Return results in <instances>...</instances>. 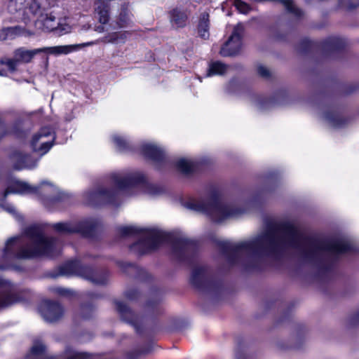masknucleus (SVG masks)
I'll return each mask as SVG.
<instances>
[{
  "label": "nucleus",
  "instance_id": "obj_1",
  "mask_svg": "<svg viewBox=\"0 0 359 359\" xmlns=\"http://www.w3.org/2000/svg\"><path fill=\"white\" fill-rule=\"evenodd\" d=\"M235 254L247 253L252 259L271 255L285 249L296 250L301 257L314 262L329 255H339L352 250L346 239L320 241L305 236L292 221H283L270 226L255 238L235 245L226 243Z\"/></svg>",
  "mask_w": 359,
  "mask_h": 359
},
{
  "label": "nucleus",
  "instance_id": "obj_2",
  "mask_svg": "<svg viewBox=\"0 0 359 359\" xmlns=\"http://www.w3.org/2000/svg\"><path fill=\"white\" fill-rule=\"evenodd\" d=\"M15 245L19 248L16 257L20 259H30L43 255L54 257L59 252L55 241L46 237L43 229L39 225L27 227L21 237L9 238L6 244L5 255H7Z\"/></svg>",
  "mask_w": 359,
  "mask_h": 359
},
{
  "label": "nucleus",
  "instance_id": "obj_3",
  "mask_svg": "<svg viewBox=\"0 0 359 359\" xmlns=\"http://www.w3.org/2000/svg\"><path fill=\"white\" fill-rule=\"evenodd\" d=\"M111 182L115 187L114 190L109 191L105 188H98L94 191H86L83 194L85 203L91 205L113 203L120 191L140 183L142 184V187L146 189V192L151 194L149 190L151 184L146 182L145 177L140 172L114 173L111 175Z\"/></svg>",
  "mask_w": 359,
  "mask_h": 359
},
{
  "label": "nucleus",
  "instance_id": "obj_4",
  "mask_svg": "<svg viewBox=\"0 0 359 359\" xmlns=\"http://www.w3.org/2000/svg\"><path fill=\"white\" fill-rule=\"evenodd\" d=\"M95 42H87L74 45L56 46L51 47H43L33 50H27L25 48L16 49L13 53V58L6 60H2L1 63L8 67L11 72L16 70L20 62H29L36 54L44 53L48 55L59 56L61 55H67L76 51L81 48L93 46Z\"/></svg>",
  "mask_w": 359,
  "mask_h": 359
},
{
  "label": "nucleus",
  "instance_id": "obj_5",
  "mask_svg": "<svg viewBox=\"0 0 359 359\" xmlns=\"http://www.w3.org/2000/svg\"><path fill=\"white\" fill-rule=\"evenodd\" d=\"M123 236L139 234L141 240L132 245V250L139 254H145L154 249L166 238L165 232L157 229H143L136 226H122L119 229Z\"/></svg>",
  "mask_w": 359,
  "mask_h": 359
},
{
  "label": "nucleus",
  "instance_id": "obj_6",
  "mask_svg": "<svg viewBox=\"0 0 359 359\" xmlns=\"http://www.w3.org/2000/svg\"><path fill=\"white\" fill-rule=\"evenodd\" d=\"M31 193L41 194L42 201L45 205H48L50 203L60 201L65 196L58 187L46 181L42 182L37 187H32L25 182L13 180L5 191L4 197L10 194H25Z\"/></svg>",
  "mask_w": 359,
  "mask_h": 359
},
{
  "label": "nucleus",
  "instance_id": "obj_7",
  "mask_svg": "<svg viewBox=\"0 0 359 359\" xmlns=\"http://www.w3.org/2000/svg\"><path fill=\"white\" fill-rule=\"evenodd\" d=\"M189 207L210 215L216 222H222L242 212L241 210L233 208L231 205L223 203L217 196L193 201L190 203Z\"/></svg>",
  "mask_w": 359,
  "mask_h": 359
},
{
  "label": "nucleus",
  "instance_id": "obj_8",
  "mask_svg": "<svg viewBox=\"0 0 359 359\" xmlns=\"http://www.w3.org/2000/svg\"><path fill=\"white\" fill-rule=\"evenodd\" d=\"M62 273L64 275L76 274L95 284H104L107 278L100 276L88 266H81L77 262H72L62 267Z\"/></svg>",
  "mask_w": 359,
  "mask_h": 359
},
{
  "label": "nucleus",
  "instance_id": "obj_9",
  "mask_svg": "<svg viewBox=\"0 0 359 359\" xmlns=\"http://www.w3.org/2000/svg\"><path fill=\"white\" fill-rule=\"evenodd\" d=\"M35 26L45 32L55 31L60 34H64L71 31V27L67 23L57 22L56 16L52 13H41L35 22Z\"/></svg>",
  "mask_w": 359,
  "mask_h": 359
},
{
  "label": "nucleus",
  "instance_id": "obj_10",
  "mask_svg": "<svg viewBox=\"0 0 359 359\" xmlns=\"http://www.w3.org/2000/svg\"><path fill=\"white\" fill-rule=\"evenodd\" d=\"M54 140L55 136L52 129L49 127H44L33 135L31 140V147L34 151L43 155L50 149Z\"/></svg>",
  "mask_w": 359,
  "mask_h": 359
},
{
  "label": "nucleus",
  "instance_id": "obj_11",
  "mask_svg": "<svg viewBox=\"0 0 359 359\" xmlns=\"http://www.w3.org/2000/svg\"><path fill=\"white\" fill-rule=\"evenodd\" d=\"M53 227L60 233L79 232L87 236L95 227V222L89 219L82 220L78 223H57L54 224Z\"/></svg>",
  "mask_w": 359,
  "mask_h": 359
},
{
  "label": "nucleus",
  "instance_id": "obj_12",
  "mask_svg": "<svg viewBox=\"0 0 359 359\" xmlns=\"http://www.w3.org/2000/svg\"><path fill=\"white\" fill-rule=\"evenodd\" d=\"M243 27L238 25L229 39L225 43L220 50V54L223 56H231L237 54L241 48V34Z\"/></svg>",
  "mask_w": 359,
  "mask_h": 359
},
{
  "label": "nucleus",
  "instance_id": "obj_13",
  "mask_svg": "<svg viewBox=\"0 0 359 359\" xmlns=\"http://www.w3.org/2000/svg\"><path fill=\"white\" fill-rule=\"evenodd\" d=\"M40 313L45 320L55 322L62 316L64 310L59 304L46 301L40 306Z\"/></svg>",
  "mask_w": 359,
  "mask_h": 359
},
{
  "label": "nucleus",
  "instance_id": "obj_14",
  "mask_svg": "<svg viewBox=\"0 0 359 359\" xmlns=\"http://www.w3.org/2000/svg\"><path fill=\"white\" fill-rule=\"evenodd\" d=\"M16 301L12 283L0 278V310L13 304Z\"/></svg>",
  "mask_w": 359,
  "mask_h": 359
},
{
  "label": "nucleus",
  "instance_id": "obj_15",
  "mask_svg": "<svg viewBox=\"0 0 359 359\" xmlns=\"http://www.w3.org/2000/svg\"><path fill=\"white\" fill-rule=\"evenodd\" d=\"M141 152L147 158L155 162L161 161L165 158L163 149L154 142H144L141 146Z\"/></svg>",
  "mask_w": 359,
  "mask_h": 359
},
{
  "label": "nucleus",
  "instance_id": "obj_16",
  "mask_svg": "<svg viewBox=\"0 0 359 359\" xmlns=\"http://www.w3.org/2000/svg\"><path fill=\"white\" fill-rule=\"evenodd\" d=\"M133 15L128 8H122L118 15L113 20L114 29H123L131 27L134 24Z\"/></svg>",
  "mask_w": 359,
  "mask_h": 359
},
{
  "label": "nucleus",
  "instance_id": "obj_17",
  "mask_svg": "<svg viewBox=\"0 0 359 359\" xmlns=\"http://www.w3.org/2000/svg\"><path fill=\"white\" fill-rule=\"evenodd\" d=\"M13 167L16 170L32 169L36 165L37 161L29 156L20 152L15 153L12 157Z\"/></svg>",
  "mask_w": 359,
  "mask_h": 359
},
{
  "label": "nucleus",
  "instance_id": "obj_18",
  "mask_svg": "<svg viewBox=\"0 0 359 359\" xmlns=\"http://www.w3.org/2000/svg\"><path fill=\"white\" fill-rule=\"evenodd\" d=\"M168 13L170 22L174 28H181L186 25L188 15L185 9L176 7L171 9Z\"/></svg>",
  "mask_w": 359,
  "mask_h": 359
},
{
  "label": "nucleus",
  "instance_id": "obj_19",
  "mask_svg": "<svg viewBox=\"0 0 359 359\" xmlns=\"http://www.w3.org/2000/svg\"><path fill=\"white\" fill-rule=\"evenodd\" d=\"M111 1L96 0L95 3V11L97 15L98 21L102 25H105L109 21V4Z\"/></svg>",
  "mask_w": 359,
  "mask_h": 359
},
{
  "label": "nucleus",
  "instance_id": "obj_20",
  "mask_svg": "<svg viewBox=\"0 0 359 359\" xmlns=\"http://www.w3.org/2000/svg\"><path fill=\"white\" fill-rule=\"evenodd\" d=\"M131 35V33L128 31L124 32H115L108 34L104 36L103 38L99 40V41L107 43H125L129 36ZM95 44L98 43V41H94ZM95 45V43L93 44Z\"/></svg>",
  "mask_w": 359,
  "mask_h": 359
},
{
  "label": "nucleus",
  "instance_id": "obj_21",
  "mask_svg": "<svg viewBox=\"0 0 359 359\" xmlns=\"http://www.w3.org/2000/svg\"><path fill=\"white\" fill-rule=\"evenodd\" d=\"M198 32L203 39H208L209 36V14L203 13L201 15L198 26Z\"/></svg>",
  "mask_w": 359,
  "mask_h": 359
},
{
  "label": "nucleus",
  "instance_id": "obj_22",
  "mask_svg": "<svg viewBox=\"0 0 359 359\" xmlns=\"http://www.w3.org/2000/svg\"><path fill=\"white\" fill-rule=\"evenodd\" d=\"M323 119L331 127L338 128L343 124V119L338 114L333 112L325 113Z\"/></svg>",
  "mask_w": 359,
  "mask_h": 359
},
{
  "label": "nucleus",
  "instance_id": "obj_23",
  "mask_svg": "<svg viewBox=\"0 0 359 359\" xmlns=\"http://www.w3.org/2000/svg\"><path fill=\"white\" fill-rule=\"evenodd\" d=\"M177 166L181 172L188 174L194 170L196 163L191 159L181 158L177 161Z\"/></svg>",
  "mask_w": 359,
  "mask_h": 359
},
{
  "label": "nucleus",
  "instance_id": "obj_24",
  "mask_svg": "<svg viewBox=\"0 0 359 359\" xmlns=\"http://www.w3.org/2000/svg\"><path fill=\"white\" fill-rule=\"evenodd\" d=\"M226 69L227 67L224 64L219 62H215L210 65L207 76H211L214 75H221L224 74L226 72Z\"/></svg>",
  "mask_w": 359,
  "mask_h": 359
},
{
  "label": "nucleus",
  "instance_id": "obj_25",
  "mask_svg": "<svg viewBox=\"0 0 359 359\" xmlns=\"http://www.w3.org/2000/svg\"><path fill=\"white\" fill-rule=\"evenodd\" d=\"M90 355L86 353L77 352L70 348H67L63 354L64 359H90Z\"/></svg>",
  "mask_w": 359,
  "mask_h": 359
},
{
  "label": "nucleus",
  "instance_id": "obj_26",
  "mask_svg": "<svg viewBox=\"0 0 359 359\" xmlns=\"http://www.w3.org/2000/svg\"><path fill=\"white\" fill-rule=\"evenodd\" d=\"M27 0H10L8 8L11 13H15L26 8Z\"/></svg>",
  "mask_w": 359,
  "mask_h": 359
},
{
  "label": "nucleus",
  "instance_id": "obj_27",
  "mask_svg": "<svg viewBox=\"0 0 359 359\" xmlns=\"http://www.w3.org/2000/svg\"><path fill=\"white\" fill-rule=\"evenodd\" d=\"M111 140L119 151H124L128 147V142L127 140L119 134H114L111 136Z\"/></svg>",
  "mask_w": 359,
  "mask_h": 359
},
{
  "label": "nucleus",
  "instance_id": "obj_28",
  "mask_svg": "<svg viewBox=\"0 0 359 359\" xmlns=\"http://www.w3.org/2000/svg\"><path fill=\"white\" fill-rule=\"evenodd\" d=\"M283 5L287 8V10L291 13H293L296 15H301V11L294 5L293 2L290 0H278Z\"/></svg>",
  "mask_w": 359,
  "mask_h": 359
},
{
  "label": "nucleus",
  "instance_id": "obj_29",
  "mask_svg": "<svg viewBox=\"0 0 359 359\" xmlns=\"http://www.w3.org/2000/svg\"><path fill=\"white\" fill-rule=\"evenodd\" d=\"M41 7V6L39 0H32L29 4L27 3L25 9H28L32 14L36 15L40 11Z\"/></svg>",
  "mask_w": 359,
  "mask_h": 359
},
{
  "label": "nucleus",
  "instance_id": "obj_30",
  "mask_svg": "<svg viewBox=\"0 0 359 359\" xmlns=\"http://www.w3.org/2000/svg\"><path fill=\"white\" fill-rule=\"evenodd\" d=\"M45 351V346L41 343H36L31 349V355L33 357H39Z\"/></svg>",
  "mask_w": 359,
  "mask_h": 359
},
{
  "label": "nucleus",
  "instance_id": "obj_31",
  "mask_svg": "<svg viewBox=\"0 0 359 359\" xmlns=\"http://www.w3.org/2000/svg\"><path fill=\"white\" fill-rule=\"evenodd\" d=\"M6 36H18L24 33V29L20 27H8L3 31Z\"/></svg>",
  "mask_w": 359,
  "mask_h": 359
},
{
  "label": "nucleus",
  "instance_id": "obj_32",
  "mask_svg": "<svg viewBox=\"0 0 359 359\" xmlns=\"http://www.w3.org/2000/svg\"><path fill=\"white\" fill-rule=\"evenodd\" d=\"M234 6L241 13H247L250 11L249 6L241 0H235Z\"/></svg>",
  "mask_w": 359,
  "mask_h": 359
},
{
  "label": "nucleus",
  "instance_id": "obj_33",
  "mask_svg": "<svg viewBox=\"0 0 359 359\" xmlns=\"http://www.w3.org/2000/svg\"><path fill=\"white\" fill-rule=\"evenodd\" d=\"M116 308L118 312L122 315L123 318H125V315H131V311L129 310L128 306L121 302H116Z\"/></svg>",
  "mask_w": 359,
  "mask_h": 359
},
{
  "label": "nucleus",
  "instance_id": "obj_34",
  "mask_svg": "<svg viewBox=\"0 0 359 359\" xmlns=\"http://www.w3.org/2000/svg\"><path fill=\"white\" fill-rule=\"evenodd\" d=\"M203 276V272L202 269H195L193 271L191 281L194 285L198 284V280Z\"/></svg>",
  "mask_w": 359,
  "mask_h": 359
},
{
  "label": "nucleus",
  "instance_id": "obj_35",
  "mask_svg": "<svg viewBox=\"0 0 359 359\" xmlns=\"http://www.w3.org/2000/svg\"><path fill=\"white\" fill-rule=\"evenodd\" d=\"M0 206L4 210H5L6 211H7L8 212H9L12 215H15L16 213L15 207L11 204L6 203L5 202H1Z\"/></svg>",
  "mask_w": 359,
  "mask_h": 359
},
{
  "label": "nucleus",
  "instance_id": "obj_36",
  "mask_svg": "<svg viewBox=\"0 0 359 359\" xmlns=\"http://www.w3.org/2000/svg\"><path fill=\"white\" fill-rule=\"evenodd\" d=\"M257 72L260 76H262V77H265V78L269 76V75H270L269 70L266 67H264L263 65L258 66Z\"/></svg>",
  "mask_w": 359,
  "mask_h": 359
},
{
  "label": "nucleus",
  "instance_id": "obj_37",
  "mask_svg": "<svg viewBox=\"0 0 359 359\" xmlns=\"http://www.w3.org/2000/svg\"><path fill=\"white\" fill-rule=\"evenodd\" d=\"M56 292L62 296L69 295L70 294V291L65 288L58 287L56 289Z\"/></svg>",
  "mask_w": 359,
  "mask_h": 359
},
{
  "label": "nucleus",
  "instance_id": "obj_38",
  "mask_svg": "<svg viewBox=\"0 0 359 359\" xmlns=\"http://www.w3.org/2000/svg\"><path fill=\"white\" fill-rule=\"evenodd\" d=\"M137 294V292L136 291H133V292H128L127 293V297L129 299H135V294Z\"/></svg>",
  "mask_w": 359,
  "mask_h": 359
},
{
  "label": "nucleus",
  "instance_id": "obj_39",
  "mask_svg": "<svg viewBox=\"0 0 359 359\" xmlns=\"http://www.w3.org/2000/svg\"><path fill=\"white\" fill-rule=\"evenodd\" d=\"M46 1L48 2V5H51V4H54L57 0H46Z\"/></svg>",
  "mask_w": 359,
  "mask_h": 359
},
{
  "label": "nucleus",
  "instance_id": "obj_40",
  "mask_svg": "<svg viewBox=\"0 0 359 359\" xmlns=\"http://www.w3.org/2000/svg\"><path fill=\"white\" fill-rule=\"evenodd\" d=\"M96 30L99 32H102L104 31V28L102 27H97Z\"/></svg>",
  "mask_w": 359,
  "mask_h": 359
},
{
  "label": "nucleus",
  "instance_id": "obj_41",
  "mask_svg": "<svg viewBox=\"0 0 359 359\" xmlns=\"http://www.w3.org/2000/svg\"><path fill=\"white\" fill-rule=\"evenodd\" d=\"M5 75H6V74H5V73H4V72H0V76H5Z\"/></svg>",
  "mask_w": 359,
  "mask_h": 359
},
{
  "label": "nucleus",
  "instance_id": "obj_42",
  "mask_svg": "<svg viewBox=\"0 0 359 359\" xmlns=\"http://www.w3.org/2000/svg\"><path fill=\"white\" fill-rule=\"evenodd\" d=\"M0 269H4V267L2 266H0Z\"/></svg>",
  "mask_w": 359,
  "mask_h": 359
}]
</instances>
